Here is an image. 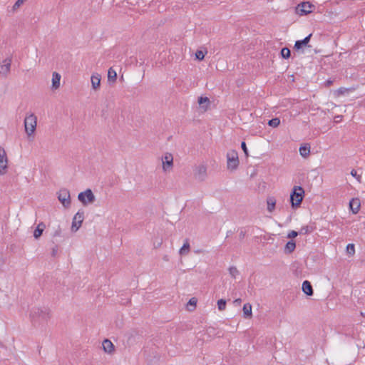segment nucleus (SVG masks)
<instances>
[{"mask_svg": "<svg viewBox=\"0 0 365 365\" xmlns=\"http://www.w3.org/2000/svg\"><path fill=\"white\" fill-rule=\"evenodd\" d=\"M30 317L34 326L46 324L51 318V312L46 307H34L30 312Z\"/></svg>", "mask_w": 365, "mask_h": 365, "instance_id": "f257e3e1", "label": "nucleus"}, {"mask_svg": "<svg viewBox=\"0 0 365 365\" xmlns=\"http://www.w3.org/2000/svg\"><path fill=\"white\" fill-rule=\"evenodd\" d=\"M304 196V190L301 186H294L290 195V202L293 208L299 207Z\"/></svg>", "mask_w": 365, "mask_h": 365, "instance_id": "f03ea898", "label": "nucleus"}, {"mask_svg": "<svg viewBox=\"0 0 365 365\" xmlns=\"http://www.w3.org/2000/svg\"><path fill=\"white\" fill-rule=\"evenodd\" d=\"M37 125V118L34 113L26 115L24 119V127L26 134L30 136L36 130Z\"/></svg>", "mask_w": 365, "mask_h": 365, "instance_id": "7ed1b4c3", "label": "nucleus"}, {"mask_svg": "<svg viewBox=\"0 0 365 365\" xmlns=\"http://www.w3.org/2000/svg\"><path fill=\"white\" fill-rule=\"evenodd\" d=\"M78 200L83 205L94 202L96 197L91 189H87L84 192H81L78 195Z\"/></svg>", "mask_w": 365, "mask_h": 365, "instance_id": "20e7f679", "label": "nucleus"}, {"mask_svg": "<svg viewBox=\"0 0 365 365\" xmlns=\"http://www.w3.org/2000/svg\"><path fill=\"white\" fill-rule=\"evenodd\" d=\"M227 169L235 170L239 165L238 154L235 150H230L227 153Z\"/></svg>", "mask_w": 365, "mask_h": 365, "instance_id": "39448f33", "label": "nucleus"}, {"mask_svg": "<svg viewBox=\"0 0 365 365\" xmlns=\"http://www.w3.org/2000/svg\"><path fill=\"white\" fill-rule=\"evenodd\" d=\"M58 199L64 207L67 208L71 205L70 192L68 189H61L58 192Z\"/></svg>", "mask_w": 365, "mask_h": 365, "instance_id": "423d86ee", "label": "nucleus"}, {"mask_svg": "<svg viewBox=\"0 0 365 365\" xmlns=\"http://www.w3.org/2000/svg\"><path fill=\"white\" fill-rule=\"evenodd\" d=\"M12 58L9 57L0 62V76L6 78L11 71Z\"/></svg>", "mask_w": 365, "mask_h": 365, "instance_id": "0eeeda50", "label": "nucleus"}, {"mask_svg": "<svg viewBox=\"0 0 365 365\" xmlns=\"http://www.w3.org/2000/svg\"><path fill=\"white\" fill-rule=\"evenodd\" d=\"M163 170L164 172H168L172 170L173 166V157L170 153H165L162 158Z\"/></svg>", "mask_w": 365, "mask_h": 365, "instance_id": "6e6552de", "label": "nucleus"}, {"mask_svg": "<svg viewBox=\"0 0 365 365\" xmlns=\"http://www.w3.org/2000/svg\"><path fill=\"white\" fill-rule=\"evenodd\" d=\"M194 176L198 181H204L207 178V168L204 165L196 166L194 170Z\"/></svg>", "mask_w": 365, "mask_h": 365, "instance_id": "1a4fd4ad", "label": "nucleus"}, {"mask_svg": "<svg viewBox=\"0 0 365 365\" xmlns=\"http://www.w3.org/2000/svg\"><path fill=\"white\" fill-rule=\"evenodd\" d=\"M84 219V212L78 211L73 217L71 230L73 232H76L81 226L83 220Z\"/></svg>", "mask_w": 365, "mask_h": 365, "instance_id": "9d476101", "label": "nucleus"}, {"mask_svg": "<svg viewBox=\"0 0 365 365\" xmlns=\"http://www.w3.org/2000/svg\"><path fill=\"white\" fill-rule=\"evenodd\" d=\"M8 159L4 148L0 146V175L6 172Z\"/></svg>", "mask_w": 365, "mask_h": 365, "instance_id": "9b49d317", "label": "nucleus"}, {"mask_svg": "<svg viewBox=\"0 0 365 365\" xmlns=\"http://www.w3.org/2000/svg\"><path fill=\"white\" fill-rule=\"evenodd\" d=\"M312 34L305 37L303 40H299L295 42L294 48L296 50L301 49L303 46H307L310 41Z\"/></svg>", "mask_w": 365, "mask_h": 365, "instance_id": "f8f14e48", "label": "nucleus"}, {"mask_svg": "<svg viewBox=\"0 0 365 365\" xmlns=\"http://www.w3.org/2000/svg\"><path fill=\"white\" fill-rule=\"evenodd\" d=\"M302 289L304 293L308 296H312L314 294L312 286L307 280L303 282Z\"/></svg>", "mask_w": 365, "mask_h": 365, "instance_id": "ddd939ff", "label": "nucleus"}, {"mask_svg": "<svg viewBox=\"0 0 365 365\" xmlns=\"http://www.w3.org/2000/svg\"><path fill=\"white\" fill-rule=\"evenodd\" d=\"M91 86L94 90H98L101 86V76L98 73H94L91 76Z\"/></svg>", "mask_w": 365, "mask_h": 365, "instance_id": "4468645a", "label": "nucleus"}, {"mask_svg": "<svg viewBox=\"0 0 365 365\" xmlns=\"http://www.w3.org/2000/svg\"><path fill=\"white\" fill-rule=\"evenodd\" d=\"M311 5L308 2H303L298 5L297 9L301 15L307 14L311 12Z\"/></svg>", "mask_w": 365, "mask_h": 365, "instance_id": "2eb2a0df", "label": "nucleus"}, {"mask_svg": "<svg viewBox=\"0 0 365 365\" xmlns=\"http://www.w3.org/2000/svg\"><path fill=\"white\" fill-rule=\"evenodd\" d=\"M61 75L57 72H53L52 75V88L56 90L60 86Z\"/></svg>", "mask_w": 365, "mask_h": 365, "instance_id": "dca6fc26", "label": "nucleus"}, {"mask_svg": "<svg viewBox=\"0 0 365 365\" xmlns=\"http://www.w3.org/2000/svg\"><path fill=\"white\" fill-rule=\"evenodd\" d=\"M102 345L106 353L111 354L114 351V345L109 339H105Z\"/></svg>", "mask_w": 365, "mask_h": 365, "instance_id": "f3484780", "label": "nucleus"}, {"mask_svg": "<svg viewBox=\"0 0 365 365\" xmlns=\"http://www.w3.org/2000/svg\"><path fill=\"white\" fill-rule=\"evenodd\" d=\"M349 207L353 213L356 214L360 209V202L359 199H352L349 202Z\"/></svg>", "mask_w": 365, "mask_h": 365, "instance_id": "a211bd4d", "label": "nucleus"}, {"mask_svg": "<svg viewBox=\"0 0 365 365\" xmlns=\"http://www.w3.org/2000/svg\"><path fill=\"white\" fill-rule=\"evenodd\" d=\"M45 228H46V225L43 222H40L37 225L36 230L34 232V237L36 239H38L41 236Z\"/></svg>", "mask_w": 365, "mask_h": 365, "instance_id": "6ab92c4d", "label": "nucleus"}, {"mask_svg": "<svg viewBox=\"0 0 365 365\" xmlns=\"http://www.w3.org/2000/svg\"><path fill=\"white\" fill-rule=\"evenodd\" d=\"M190 250V246L188 240L187 239L184 242L182 247L179 250V254L181 256L187 255Z\"/></svg>", "mask_w": 365, "mask_h": 365, "instance_id": "aec40b11", "label": "nucleus"}, {"mask_svg": "<svg viewBox=\"0 0 365 365\" xmlns=\"http://www.w3.org/2000/svg\"><path fill=\"white\" fill-rule=\"evenodd\" d=\"M295 248H296V243L294 240H292L286 244L285 247H284V252L286 253L290 254L292 252H294Z\"/></svg>", "mask_w": 365, "mask_h": 365, "instance_id": "412c9836", "label": "nucleus"}, {"mask_svg": "<svg viewBox=\"0 0 365 365\" xmlns=\"http://www.w3.org/2000/svg\"><path fill=\"white\" fill-rule=\"evenodd\" d=\"M243 314L245 318H250L252 317V305L250 303L244 304Z\"/></svg>", "mask_w": 365, "mask_h": 365, "instance_id": "4be33fe9", "label": "nucleus"}, {"mask_svg": "<svg viewBox=\"0 0 365 365\" xmlns=\"http://www.w3.org/2000/svg\"><path fill=\"white\" fill-rule=\"evenodd\" d=\"M267 210L269 212H272L275 208V205H276L275 199L273 197H268L267 200Z\"/></svg>", "mask_w": 365, "mask_h": 365, "instance_id": "5701e85b", "label": "nucleus"}, {"mask_svg": "<svg viewBox=\"0 0 365 365\" xmlns=\"http://www.w3.org/2000/svg\"><path fill=\"white\" fill-rule=\"evenodd\" d=\"M299 153L304 158L307 157L310 153V147L309 145L301 146L299 148Z\"/></svg>", "mask_w": 365, "mask_h": 365, "instance_id": "b1692460", "label": "nucleus"}, {"mask_svg": "<svg viewBox=\"0 0 365 365\" xmlns=\"http://www.w3.org/2000/svg\"><path fill=\"white\" fill-rule=\"evenodd\" d=\"M117 78L116 71L113 69V68H110L108 71V79L110 81L115 82Z\"/></svg>", "mask_w": 365, "mask_h": 365, "instance_id": "393cba45", "label": "nucleus"}, {"mask_svg": "<svg viewBox=\"0 0 365 365\" xmlns=\"http://www.w3.org/2000/svg\"><path fill=\"white\" fill-rule=\"evenodd\" d=\"M314 228L312 226L306 225L301 227L299 230V234L301 235H307L311 233L313 231Z\"/></svg>", "mask_w": 365, "mask_h": 365, "instance_id": "a878e982", "label": "nucleus"}, {"mask_svg": "<svg viewBox=\"0 0 365 365\" xmlns=\"http://www.w3.org/2000/svg\"><path fill=\"white\" fill-rule=\"evenodd\" d=\"M281 55L283 58H285V59L289 58L291 55L290 50L287 47L283 48L281 50Z\"/></svg>", "mask_w": 365, "mask_h": 365, "instance_id": "bb28decb", "label": "nucleus"}, {"mask_svg": "<svg viewBox=\"0 0 365 365\" xmlns=\"http://www.w3.org/2000/svg\"><path fill=\"white\" fill-rule=\"evenodd\" d=\"M280 123V120L278 118H274L268 121V125L271 127L276 128Z\"/></svg>", "mask_w": 365, "mask_h": 365, "instance_id": "cd10ccee", "label": "nucleus"}, {"mask_svg": "<svg viewBox=\"0 0 365 365\" xmlns=\"http://www.w3.org/2000/svg\"><path fill=\"white\" fill-rule=\"evenodd\" d=\"M217 307L220 311H223L226 308V300L221 299L217 301Z\"/></svg>", "mask_w": 365, "mask_h": 365, "instance_id": "c85d7f7f", "label": "nucleus"}, {"mask_svg": "<svg viewBox=\"0 0 365 365\" xmlns=\"http://www.w3.org/2000/svg\"><path fill=\"white\" fill-rule=\"evenodd\" d=\"M346 252L349 255H354L355 253V247L354 244H348L346 246Z\"/></svg>", "mask_w": 365, "mask_h": 365, "instance_id": "c756f323", "label": "nucleus"}, {"mask_svg": "<svg viewBox=\"0 0 365 365\" xmlns=\"http://www.w3.org/2000/svg\"><path fill=\"white\" fill-rule=\"evenodd\" d=\"M229 273L233 278H236L237 275L239 274V271L237 270L236 267H230L229 268Z\"/></svg>", "mask_w": 365, "mask_h": 365, "instance_id": "7c9ffc66", "label": "nucleus"}, {"mask_svg": "<svg viewBox=\"0 0 365 365\" xmlns=\"http://www.w3.org/2000/svg\"><path fill=\"white\" fill-rule=\"evenodd\" d=\"M347 91V88L341 87L334 91V95L336 97H339L341 95H344Z\"/></svg>", "mask_w": 365, "mask_h": 365, "instance_id": "2f4dec72", "label": "nucleus"}, {"mask_svg": "<svg viewBox=\"0 0 365 365\" xmlns=\"http://www.w3.org/2000/svg\"><path fill=\"white\" fill-rule=\"evenodd\" d=\"M205 53H206V52H204L202 51L198 50L195 53V57H196L197 59H198L200 61H202V60L204 59Z\"/></svg>", "mask_w": 365, "mask_h": 365, "instance_id": "473e14b6", "label": "nucleus"}, {"mask_svg": "<svg viewBox=\"0 0 365 365\" xmlns=\"http://www.w3.org/2000/svg\"><path fill=\"white\" fill-rule=\"evenodd\" d=\"M208 103V104L210 103V100H209V98H207V97H202V96H201V97H200V98H198V103H199L200 106L203 105V104H204V103Z\"/></svg>", "mask_w": 365, "mask_h": 365, "instance_id": "72a5a7b5", "label": "nucleus"}, {"mask_svg": "<svg viewBox=\"0 0 365 365\" xmlns=\"http://www.w3.org/2000/svg\"><path fill=\"white\" fill-rule=\"evenodd\" d=\"M351 175L354 177L358 182H361V176L360 175H358L357 174V172L356 170L353 169L351 171Z\"/></svg>", "mask_w": 365, "mask_h": 365, "instance_id": "f704fd0d", "label": "nucleus"}, {"mask_svg": "<svg viewBox=\"0 0 365 365\" xmlns=\"http://www.w3.org/2000/svg\"><path fill=\"white\" fill-rule=\"evenodd\" d=\"M26 0H17L13 6V9L16 10L20 7L21 4L24 3Z\"/></svg>", "mask_w": 365, "mask_h": 365, "instance_id": "c9c22d12", "label": "nucleus"}, {"mask_svg": "<svg viewBox=\"0 0 365 365\" xmlns=\"http://www.w3.org/2000/svg\"><path fill=\"white\" fill-rule=\"evenodd\" d=\"M299 233V232H296L294 230H292L291 232H289L288 233L287 237L288 238H291V239L294 238V237H296L298 235Z\"/></svg>", "mask_w": 365, "mask_h": 365, "instance_id": "e433bc0d", "label": "nucleus"}, {"mask_svg": "<svg viewBox=\"0 0 365 365\" xmlns=\"http://www.w3.org/2000/svg\"><path fill=\"white\" fill-rule=\"evenodd\" d=\"M241 148H242V150L244 151L245 155L246 156H248V155H249V154H248V150H247V145H246L245 142H244V141H243V142H242V143H241Z\"/></svg>", "mask_w": 365, "mask_h": 365, "instance_id": "4c0bfd02", "label": "nucleus"}, {"mask_svg": "<svg viewBox=\"0 0 365 365\" xmlns=\"http://www.w3.org/2000/svg\"><path fill=\"white\" fill-rule=\"evenodd\" d=\"M196 304H197L196 298L192 297L189 300L187 305H191L195 307L196 306Z\"/></svg>", "mask_w": 365, "mask_h": 365, "instance_id": "58836bf2", "label": "nucleus"}, {"mask_svg": "<svg viewBox=\"0 0 365 365\" xmlns=\"http://www.w3.org/2000/svg\"><path fill=\"white\" fill-rule=\"evenodd\" d=\"M242 302V300L241 299H237L234 301V303L236 304H240Z\"/></svg>", "mask_w": 365, "mask_h": 365, "instance_id": "ea45409f", "label": "nucleus"}, {"mask_svg": "<svg viewBox=\"0 0 365 365\" xmlns=\"http://www.w3.org/2000/svg\"><path fill=\"white\" fill-rule=\"evenodd\" d=\"M245 235V233L243 231H241L240 232V239H243Z\"/></svg>", "mask_w": 365, "mask_h": 365, "instance_id": "a19ab883", "label": "nucleus"}, {"mask_svg": "<svg viewBox=\"0 0 365 365\" xmlns=\"http://www.w3.org/2000/svg\"><path fill=\"white\" fill-rule=\"evenodd\" d=\"M57 247H53V250H52V255L54 256L56 255V253L57 252Z\"/></svg>", "mask_w": 365, "mask_h": 365, "instance_id": "79ce46f5", "label": "nucleus"}, {"mask_svg": "<svg viewBox=\"0 0 365 365\" xmlns=\"http://www.w3.org/2000/svg\"><path fill=\"white\" fill-rule=\"evenodd\" d=\"M326 84L327 86H329L332 84V81L331 80H328L327 82H326Z\"/></svg>", "mask_w": 365, "mask_h": 365, "instance_id": "37998d69", "label": "nucleus"}, {"mask_svg": "<svg viewBox=\"0 0 365 365\" xmlns=\"http://www.w3.org/2000/svg\"><path fill=\"white\" fill-rule=\"evenodd\" d=\"M164 259H165V260H166V261H168V258H167V257H164Z\"/></svg>", "mask_w": 365, "mask_h": 365, "instance_id": "c03bdc74", "label": "nucleus"}]
</instances>
